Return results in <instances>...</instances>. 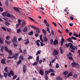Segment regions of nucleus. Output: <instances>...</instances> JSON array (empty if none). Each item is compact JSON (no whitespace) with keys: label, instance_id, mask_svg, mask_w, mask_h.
<instances>
[{"label":"nucleus","instance_id":"24","mask_svg":"<svg viewBox=\"0 0 80 80\" xmlns=\"http://www.w3.org/2000/svg\"><path fill=\"white\" fill-rule=\"evenodd\" d=\"M7 14V12H4L2 14V15L3 17H5L6 16V14Z\"/></svg>","mask_w":80,"mask_h":80},{"label":"nucleus","instance_id":"51","mask_svg":"<svg viewBox=\"0 0 80 80\" xmlns=\"http://www.w3.org/2000/svg\"><path fill=\"white\" fill-rule=\"evenodd\" d=\"M47 31L48 32V33H50V29L48 27H47Z\"/></svg>","mask_w":80,"mask_h":80},{"label":"nucleus","instance_id":"15","mask_svg":"<svg viewBox=\"0 0 80 80\" xmlns=\"http://www.w3.org/2000/svg\"><path fill=\"white\" fill-rule=\"evenodd\" d=\"M10 73L12 76H13L14 75V72L12 70L10 71Z\"/></svg>","mask_w":80,"mask_h":80},{"label":"nucleus","instance_id":"37","mask_svg":"<svg viewBox=\"0 0 80 80\" xmlns=\"http://www.w3.org/2000/svg\"><path fill=\"white\" fill-rule=\"evenodd\" d=\"M19 58H21V59L22 60H23L24 58H23V56L21 55L20 57H19Z\"/></svg>","mask_w":80,"mask_h":80},{"label":"nucleus","instance_id":"9","mask_svg":"<svg viewBox=\"0 0 80 80\" xmlns=\"http://www.w3.org/2000/svg\"><path fill=\"white\" fill-rule=\"evenodd\" d=\"M17 37L14 36L13 37V39L12 40V42H16L17 41Z\"/></svg>","mask_w":80,"mask_h":80},{"label":"nucleus","instance_id":"50","mask_svg":"<svg viewBox=\"0 0 80 80\" xmlns=\"http://www.w3.org/2000/svg\"><path fill=\"white\" fill-rule=\"evenodd\" d=\"M45 78L46 80H48V75H45Z\"/></svg>","mask_w":80,"mask_h":80},{"label":"nucleus","instance_id":"17","mask_svg":"<svg viewBox=\"0 0 80 80\" xmlns=\"http://www.w3.org/2000/svg\"><path fill=\"white\" fill-rule=\"evenodd\" d=\"M71 76H72V72H70L67 75V77L68 78L70 77H71Z\"/></svg>","mask_w":80,"mask_h":80},{"label":"nucleus","instance_id":"54","mask_svg":"<svg viewBox=\"0 0 80 80\" xmlns=\"http://www.w3.org/2000/svg\"><path fill=\"white\" fill-rule=\"evenodd\" d=\"M20 23H21V20L19 19L18 20V24H19V25H21Z\"/></svg>","mask_w":80,"mask_h":80},{"label":"nucleus","instance_id":"29","mask_svg":"<svg viewBox=\"0 0 80 80\" xmlns=\"http://www.w3.org/2000/svg\"><path fill=\"white\" fill-rule=\"evenodd\" d=\"M38 64V62H35L33 63H32L33 66H35V65H37Z\"/></svg>","mask_w":80,"mask_h":80},{"label":"nucleus","instance_id":"27","mask_svg":"<svg viewBox=\"0 0 80 80\" xmlns=\"http://www.w3.org/2000/svg\"><path fill=\"white\" fill-rule=\"evenodd\" d=\"M13 9H14V10H17L18 12H19V9H18V8H17L13 7Z\"/></svg>","mask_w":80,"mask_h":80},{"label":"nucleus","instance_id":"28","mask_svg":"<svg viewBox=\"0 0 80 80\" xmlns=\"http://www.w3.org/2000/svg\"><path fill=\"white\" fill-rule=\"evenodd\" d=\"M3 49H4V47L3 46H2L1 48V52H3Z\"/></svg>","mask_w":80,"mask_h":80},{"label":"nucleus","instance_id":"42","mask_svg":"<svg viewBox=\"0 0 80 80\" xmlns=\"http://www.w3.org/2000/svg\"><path fill=\"white\" fill-rule=\"evenodd\" d=\"M65 45L66 47H67V48H68V47H69L70 46V44H69L68 43H66Z\"/></svg>","mask_w":80,"mask_h":80},{"label":"nucleus","instance_id":"33","mask_svg":"<svg viewBox=\"0 0 80 80\" xmlns=\"http://www.w3.org/2000/svg\"><path fill=\"white\" fill-rule=\"evenodd\" d=\"M4 50L6 51V52H8V49L7 48V47L6 46H4Z\"/></svg>","mask_w":80,"mask_h":80},{"label":"nucleus","instance_id":"38","mask_svg":"<svg viewBox=\"0 0 80 80\" xmlns=\"http://www.w3.org/2000/svg\"><path fill=\"white\" fill-rule=\"evenodd\" d=\"M8 52L9 54H12V50H8Z\"/></svg>","mask_w":80,"mask_h":80},{"label":"nucleus","instance_id":"53","mask_svg":"<svg viewBox=\"0 0 80 80\" xmlns=\"http://www.w3.org/2000/svg\"><path fill=\"white\" fill-rule=\"evenodd\" d=\"M74 36L76 37H78V35L74 33L73 34Z\"/></svg>","mask_w":80,"mask_h":80},{"label":"nucleus","instance_id":"22","mask_svg":"<svg viewBox=\"0 0 80 80\" xmlns=\"http://www.w3.org/2000/svg\"><path fill=\"white\" fill-rule=\"evenodd\" d=\"M8 4H9L8 2V1H6L5 2V5L7 7H8Z\"/></svg>","mask_w":80,"mask_h":80},{"label":"nucleus","instance_id":"10","mask_svg":"<svg viewBox=\"0 0 80 80\" xmlns=\"http://www.w3.org/2000/svg\"><path fill=\"white\" fill-rule=\"evenodd\" d=\"M58 42L57 39H55L53 42L54 45H56V44H58Z\"/></svg>","mask_w":80,"mask_h":80},{"label":"nucleus","instance_id":"58","mask_svg":"<svg viewBox=\"0 0 80 80\" xmlns=\"http://www.w3.org/2000/svg\"><path fill=\"white\" fill-rule=\"evenodd\" d=\"M32 58H33V57H32V56H29L28 59H32Z\"/></svg>","mask_w":80,"mask_h":80},{"label":"nucleus","instance_id":"61","mask_svg":"<svg viewBox=\"0 0 80 80\" xmlns=\"http://www.w3.org/2000/svg\"><path fill=\"white\" fill-rule=\"evenodd\" d=\"M13 45L14 46V47H17V45L15 43V42L13 43Z\"/></svg>","mask_w":80,"mask_h":80},{"label":"nucleus","instance_id":"43","mask_svg":"<svg viewBox=\"0 0 80 80\" xmlns=\"http://www.w3.org/2000/svg\"><path fill=\"white\" fill-rule=\"evenodd\" d=\"M10 37L9 36H7L6 37V39L7 40L8 39H10Z\"/></svg>","mask_w":80,"mask_h":80},{"label":"nucleus","instance_id":"2","mask_svg":"<svg viewBox=\"0 0 80 80\" xmlns=\"http://www.w3.org/2000/svg\"><path fill=\"white\" fill-rule=\"evenodd\" d=\"M18 53H17L14 55H13L12 56L13 57V58H14V60H16L17 58H18Z\"/></svg>","mask_w":80,"mask_h":80},{"label":"nucleus","instance_id":"52","mask_svg":"<svg viewBox=\"0 0 80 80\" xmlns=\"http://www.w3.org/2000/svg\"><path fill=\"white\" fill-rule=\"evenodd\" d=\"M28 43H29V40L27 41L24 43V44H25V45H27Z\"/></svg>","mask_w":80,"mask_h":80},{"label":"nucleus","instance_id":"49","mask_svg":"<svg viewBox=\"0 0 80 80\" xmlns=\"http://www.w3.org/2000/svg\"><path fill=\"white\" fill-rule=\"evenodd\" d=\"M71 38L72 40V39H73V40H77V38L73 37H72Z\"/></svg>","mask_w":80,"mask_h":80},{"label":"nucleus","instance_id":"46","mask_svg":"<svg viewBox=\"0 0 80 80\" xmlns=\"http://www.w3.org/2000/svg\"><path fill=\"white\" fill-rule=\"evenodd\" d=\"M6 17H11V15H10V13H8L6 15Z\"/></svg>","mask_w":80,"mask_h":80},{"label":"nucleus","instance_id":"26","mask_svg":"<svg viewBox=\"0 0 80 80\" xmlns=\"http://www.w3.org/2000/svg\"><path fill=\"white\" fill-rule=\"evenodd\" d=\"M69 47L70 48H72V50H75V49L74 48V46L73 45H71Z\"/></svg>","mask_w":80,"mask_h":80},{"label":"nucleus","instance_id":"31","mask_svg":"<svg viewBox=\"0 0 80 80\" xmlns=\"http://www.w3.org/2000/svg\"><path fill=\"white\" fill-rule=\"evenodd\" d=\"M77 74H75L73 75V78H77Z\"/></svg>","mask_w":80,"mask_h":80},{"label":"nucleus","instance_id":"18","mask_svg":"<svg viewBox=\"0 0 80 80\" xmlns=\"http://www.w3.org/2000/svg\"><path fill=\"white\" fill-rule=\"evenodd\" d=\"M36 29L37 33H40V29H39V28H37Z\"/></svg>","mask_w":80,"mask_h":80},{"label":"nucleus","instance_id":"36","mask_svg":"<svg viewBox=\"0 0 80 80\" xmlns=\"http://www.w3.org/2000/svg\"><path fill=\"white\" fill-rule=\"evenodd\" d=\"M7 68H8V67H6V68H4V70L6 72H8V71L7 70Z\"/></svg>","mask_w":80,"mask_h":80},{"label":"nucleus","instance_id":"40","mask_svg":"<svg viewBox=\"0 0 80 80\" xmlns=\"http://www.w3.org/2000/svg\"><path fill=\"white\" fill-rule=\"evenodd\" d=\"M20 32H21V29H20V28H19L17 30V33H19Z\"/></svg>","mask_w":80,"mask_h":80},{"label":"nucleus","instance_id":"3","mask_svg":"<svg viewBox=\"0 0 80 80\" xmlns=\"http://www.w3.org/2000/svg\"><path fill=\"white\" fill-rule=\"evenodd\" d=\"M23 72L24 73L26 72V70L27 69L26 68V66L25 65H23Z\"/></svg>","mask_w":80,"mask_h":80},{"label":"nucleus","instance_id":"32","mask_svg":"<svg viewBox=\"0 0 80 80\" xmlns=\"http://www.w3.org/2000/svg\"><path fill=\"white\" fill-rule=\"evenodd\" d=\"M7 73L6 72L4 73V76L5 77V78H7Z\"/></svg>","mask_w":80,"mask_h":80},{"label":"nucleus","instance_id":"16","mask_svg":"<svg viewBox=\"0 0 80 80\" xmlns=\"http://www.w3.org/2000/svg\"><path fill=\"white\" fill-rule=\"evenodd\" d=\"M50 72V70L46 71L45 72V75H48L49 74Z\"/></svg>","mask_w":80,"mask_h":80},{"label":"nucleus","instance_id":"55","mask_svg":"<svg viewBox=\"0 0 80 80\" xmlns=\"http://www.w3.org/2000/svg\"><path fill=\"white\" fill-rule=\"evenodd\" d=\"M3 8H1L0 6V12H3Z\"/></svg>","mask_w":80,"mask_h":80},{"label":"nucleus","instance_id":"56","mask_svg":"<svg viewBox=\"0 0 80 80\" xmlns=\"http://www.w3.org/2000/svg\"><path fill=\"white\" fill-rule=\"evenodd\" d=\"M11 74H10V73L9 72L8 73V77H10L11 78Z\"/></svg>","mask_w":80,"mask_h":80},{"label":"nucleus","instance_id":"11","mask_svg":"<svg viewBox=\"0 0 80 80\" xmlns=\"http://www.w3.org/2000/svg\"><path fill=\"white\" fill-rule=\"evenodd\" d=\"M4 24L7 27H9V25H10V23L8 22H4Z\"/></svg>","mask_w":80,"mask_h":80},{"label":"nucleus","instance_id":"5","mask_svg":"<svg viewBox=\"0 0 80 80\" xmlns=\"http://www.w3.org/2000/svg\"><path fill=\"white\" fill-rule=\"evenodd\" d=\"M72 39L71 37L68 38L67 39V41H68V42H71V43H73V41H72Z\"/></svg>","mask_w":80,"mask_h":80},{"label":"nucleus","instance_id":"34","mask_svg":"<svg viewBox=\"0 0 80 80\" xmlns=\"http://www.w3.org/2000/svg\"><path fill=\"white\" fill-rule=\"evenodd\" d=\"M7 58L8 59H12V58H13V56L12 57L8 56Z\"/></svg>","mask_w":80,"mask_h":80},{"label":"nucleus","instance_id":"8","mask_svg":"<svg viewBox=\"0 0 80 80\" xmlns=\"http://www.w3.org/2000/svg\"><path fill=\"white\" fill-rule=\"evenodd\" d=\"M5 60H6V59H5V58L2 59L1 63L3 64H6V62H5Z\"/></svg>","mask_w":80,"mask_h":80},{"label":"nucleus","instance_id":"13","mask_svg":"<svg viewBox=\"0 0 80 80\" xmlns=\"http://www.w3.org/2000/svg\"><path fill=\"white\" fill-rule=\"evenodd\" d=\"M42 32L43 33L45 36H46V35H47V31L45 30V29H42Z\"/></svg>","mask_w":80,"mask_h":80},{"label":"nucleus","instance_id":"30","mask_svg":"<svg viewBox=\"0 0 80 80\" xmlns=\"http://www.w3.org/2000/svg\"><path fill=\"white\" fill-rule=\"evenodd\" d=\"M41 53V50H39V51H38L36 53V55H39V54H40Z\"/></svg>","mask_w":80,"mask_h":80},{"label":"nucleus","instance_id":"25","mask_svg":"<svg viewBox=\"0 0 80 80\" xmlns=\"http://www.w3.org/2000/svg\"><path fill=\"white\" fill-rule=\"evenodd\" d=\"M36 60L37 62H39V56H37Z\"/></svg>","mask_w":80,"mask_h":80},{"label":"nucleus","instance_id":"20","mask_svg":"<svg viewBox=\"0 0 80 80\" xmlns=\"http://www.w3.org/2000/svg\"><path fill=\"white\" fill-rule=\"evenodd\" d=\"M5 42L8 45H10L11 43V42L10 41H8L7 40H5Z\"/></svg>","mask_w":80,"mask_h":80},{"label":"nucleus","instance_id":"41","mask_svg":"<svg viewBox=\"0 0 80 80\" xmlns=\"http://www.w3.org/2000/svg\"><path fill=\"white\" fill-rule=\"evenodd\" d=\"M56 79L57 80H60V77L58 76L56 78Z\"/></svg>","mask_w":80,"mask_h":80},{"label":"nucleus","instance_id":"59","mask_svg":"<svg viewBox=\"0 0 80 80\" xmlns=\"http://www.w3.org/2000/svg\"><path fill=\"white\" fill-rule=\"evenodd\" d=\"M65 31L67 33H69V31L68 29H66Z\"/></svg>","mask_w":80,"mask_h":80},{"label":"nucleus","instance_id":"47","mask_svg":"<svg viewBox=\"0 0 80 80\" xmlns=\"http://www.w3.org/2000/svg\"><path fill=\"white\" fill-rule=\"evenodd\" d=\"M1 28H2V30H4V31H7V30H6V28H5L4 27H2Z\"/></svg>","mask_w":80,"mask_h":80},{"label":"nucleus","instance_id":"62","mask_svg":"<svg viewBox=\"0 0 80 80\" xmlns=\"http://www.w3.org/2000/svg\"><path fill=\"white\" fill-rule=\"evenodd\" d=\"M40 45L41 47H43V43L42 42H40Z\"/></svg>","mask_w":80,"mask_h":80},{"label":"nucleus","instance_id":"6","mask_svg":"<svg viewBox=\"0 0 80 80\" xmlns=\"http://www.w3.org/2000/svg\"><path fill=\"white\" fill-rule=\"evenodd\" d=\"M64 42H65V40H64L63 38H61V46H62V45H63Z\"/></svg>","mask_w":80,"mask_h":80},{"label":"nucleus","instance_id":"21","mask_svg":"<svg viewBox=\"0 0 80 80\" xmlns=\"http://www.w3.org/2000/svg\"><path fill=\"white\" fill-rule=\"evenodd\" d=\"M68 73V71H66L63 72V74L64 75H67Z\"/></svg>","mask_w":80,"mask_h":80},{"label":"nucleus","instance_id":"14","mask_svg":"<svg viewBox=\"0 0 80 80\" xmlns=\"http://www.w3.org/2000/svg\"><path fill=\"white\" fill-rule=\"evenodd\" d=\"M40 39L42 42H43V40L42 38V34H41L40 36Z\"/></svg>","mask_w":80,"mask_h":80},{"label":"nucleus","instance_id":"60","mask_svg":"<svg viewBox=\"0 0 80 80\" xmlns=\"http://www.w3.org/2000/svg\"><path fill=\"white\" fill-rule=\"evenodd\" d=\"M21 24H17L16 25V28H18V26H19V25H20Z\"/></svg>","mask_w":80,"mask_h":80},{"label":"nucleus","instance_id":"1","mask_svg":"<svg viewBox=\"0 0 80 80\" xmlns=\"http://www.w3.org/2000/svg\"><path fill=\"white\" fill-rule=\"evenodd\" d=\"M58 54V52L57 50H54L52 53V55L54 56H56V55H57Z\"/></svg>","mask_w":80,"mask_h":80},{"label":"nucleus","instance_id":"7","mask_svg":"<svg viewBox=\"0 0 80 80\" xmlns=\"http://www.w3.org/2000/svg\"><path fill=\"white\" fill-rule=\"evenodd\" d=\"M44 71H43L42 69H40L39 70V74L41 75H43Z\"/></svg>","mask_w":80,"mask_h":80},{"label":"nucleus","instance_id":"63","mask_svg":"<svg viewBox=\"0 0 80 80\" xmlns=\"http://www.w3.org/2000/svg\"><path fill=\"white\" fill-rule=\"evenodd\" d=\"M26 52L27 51L25 49H24L23 52V53H24V54H25Z\"/></svg>","mask_w":80,"mask_h":80},{"label":"nucleus","instance_id":"39","mask_svg":"<svg viewBox=\"0 0 80 80\" xmlns=\"http://www.w3.org/2000/svg\"><path fill=\"white\" fill-rule=\"evenodd\" d=\"M25 21H23L22 24V27H23V26H25Z\"/></svg>","mask_w":80,"mask_h":80},{"label":"nucleus","instance_id":"57","mask_svg":"<svg viewBox=\"0 0 80 80\" xmlns=\"http://www.w3.org/2000/svg\"><path fill=\"white\" fill-rule=\"evenodd\" d=\"M0 43L1 44H3V41L2 40V38H0Z\"/></svg>","mask_w":80,"mask_h":80},{"label":"nucleus","instance_id":"4","mask_svg":"<svg viewBox=\"0 0 80 80\" xmlns=\"http://www.w3.org/2000/svg\"><path fill=\"white\" fill-rule=\"evenodd\" d=\"M42 38L44 40V42H47V41H48V38L46 37V36H45L44 37H43Z\"/></svg>","mask_w":80,"mask_h":80},{"label":"nucleus","instance_id":"44","mask_svg":"<svg viewBox=\"0 0 80 80\" xmlns=\"http://www.w3.org/2000/svg\"><path fill=\"white\" fill-rule=\"evenodd\" d=\"M7 31H8L9 32H11V28H7Z\"/></svg>","mask_w":80,"mask_h":80},{"label":"nucleus","instance_id":"48","mask_svg":"<svg viewBox=\"0 0 80 80\" xmlns=\"http://www.w3.org/2000/svg\"><path fill=\"white\" fill-rule=\"evenodd\" d=\"M49 66L50 67H51V68L52 67V62H51V61L50 62H49Z\"/></svg>","mask_w":80,"mask_h":80},{"label":"nucleus","instance_id":"64","mask_svg":"<svg viewBox=\"0 0 80 80\" xmlns=\"http://www.w3.org/2000/svg\"><path fill=\"white\" fill-rule=\"evenodd\" d=\"M49 71H50V72H54V71L51 68H50Z\"/></svg>","mask_w":80,"mask_h":80},{"label":"nucleus","instance_id":"12","mask_svg":"<svg viewBox=\"0 0 80 80\" xmlns=\"http://www.w3.org/2000/svg\"><path fill=\"white\" fill-rule=\"evenodd\" d=\"M71 65L72 67H75V66H76V65H77V63L76 62H74L73 63H72Z\"/></svg>","mask_w":80,"mask_h":80},{"label":"nucleus","instance_id":"35","mask_svg":"<svg viewBox=\"0 0 80 80\" xmlns=\"http://www.w3.org/2000/svg\"><path fill=\"white\" fill-rule=\"evenodd\" d=\"M17 77V75H15L12 78V80H15V79H16Z\"/></svg>","mask_w":80,"mask_h":80},{"label":"nucleus","instance_id":"45","mask_svg":"<svg viewBox=\"0 0 80 80\" xmlns=\"http://www.w3.org/2000/svg\"><path fill=\"white\" fill-rule=\"evenodd\" d=\"M55 68H59V64L58 63L56 64Z\"/></svg>","mask_w":80,"mask_h":80},{"label":"nucleus","instance_id":"23","mask_svg":"<svg viewBox=\"0 0 80 80\" xmlns=\"http://www.w3.org/2000/svg\"><path fill=\"white\" fill-rule=\"evenodd\" d=\"M33 32L32 31H31V32H29L28 33L29 35H33Z\"/></svg>","mask_w":80,"mask_h":80},{"label":"nucleus","instance_id":"19","mask_svg":"<svg viewBox=\"0 0 80 80\" xmlns=\"http://www.w3.org/2000/svg\"><path fill=\"white\" fill-rule=\"evenodd\" d=\"M28 30V28L27 27H25L23 30V32H26Z\"/></svg>","mask_w":80,"mask_h":80}]
</instances>
